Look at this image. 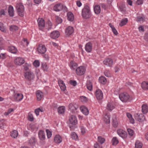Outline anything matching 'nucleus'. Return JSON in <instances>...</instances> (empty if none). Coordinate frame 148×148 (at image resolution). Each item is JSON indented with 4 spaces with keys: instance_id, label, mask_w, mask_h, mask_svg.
<instances>
[{
    "instance_id": "3c124183",
    "label": "nucleus",
    "mask_w": 148,
    "mask_h": 148,
    "mask_svg": "<svg viewBox=\"0 0 148 148\" xmlns=\"http://www.w3.org/2000/svg\"><path fill=\"white\" fill-rule=\"evenodd\" d=\"M120 11L123 12H124L126 10L125 6L124 5H122L119 7Z\"/></svg>"
},
{
    "instance_id": "4c0bfd02",
    "label": "nucleus",
    "mask_w": 148,
    "mask_h": 148,
    "mask_svg": "<svg viewBox=\"0 0 148 148\" xmlns=\"http://www.w3.org/2000/svg\"><path fill=\"white\" fill-rule=\"evenodd\" d=\"M112 144L116 145L119 143V140L116 137H114L112 140Z\"/></svg>"
},
{
    "instance_id": "58836bf2",
    "label": "nucleus",
    "mask_w": 148,
    "mask_h": 148,
    "mask_svg": "<svg viewBox=\"0 0 148 148\" xmlns=\"http://www.w3.org/2000/svg\"><path fill=\"white\" fill-rule=\"evenodd\" d=\"M11 136L14 138H15L17 137L18 135V133L17 131L16 130H13L10 135Z\"/></svg>"
},
{
    "instance_id": "a19ab883",
    "label": "nucleus",
    "mask_w": 148,
    "mask_h": 148,
    "mask_svg": "<svg viewBox=\"0 0 148 148\" xmlns=\"http://www.w3.org/2000/svg\"><path fill=\"white\" fill-rule=\"evenodd\" d=\"M65 111V108L63 106H61L59 107L58 109V111L59 113L60 114H63L64 112Z\"/></svg>"
},
{
    "instance_id": "774afa93",
    "label": "nucleus",
    "mask_w": 148,
    "mask_h": 148,
    "mask_svg": "<svg viewBox=\"0 0 148 148\" xmlns=\"http://www.w3.org/2000/svg\"><path fill=\"white\" fill-rule=\"evenodd\" d=\"M94 147L95 148H101V147L98 143H96L94 145Z\"/></svg>"
},
{
    "instance_id": "412c9836",
    "label": "nucleus",
    "mask_w": 148,
    "mask_h": 148,
    "mask_svg": "<svg viewBox=\"0 0 148 148\" xmlns=\"http://www.w3.org/2000/svg\"><path fill=\"white\" fill-rule=\"evenodd\" d=\"M36 95L37 99L38 101H40L43 97V94L42 92L38 90L36 92Z\"/></svg>"
},
{
    "instance_id": "bf43d9fd",
    "label": "nucleus",
    "mask_w": 148,
    "mask_h": 148,
    "mask_svg": "<svg viewBox=\"0 0 148 148\" xmlns=\"http://www.w3.org/2000/svg\"><path fill=\"white\" fill-rule=\"evenodd\" d=\"M28 119L30 121H33V117L32 114H29L28 115Z\"/></svg>"
},
{
    "instance_id": "4be33fe9",
    "label": "nucleus",
    "mask_w": 148,
    "mask_h": 148,
    "mask_svg": "<svg viewBox=\"0 0 148 148\" xmlns=\"http://www.w3.org/2000/svg\"><path fill=\"white\" fill-rule=\"evenodd\" d=\"M9 51L11 53L16 54L18 51V50L16 47L14 46H9L8 47Z\"/></svg>"
},
{
    "instance_id": "49530a36",
    "label": "nucleus",
    "mask_w": 148,
    "mask_h": 148,
    "mask_svg": "<svg viewBox=\"0 0 148 148\" xmlns=\"http://www.w3.org/2000/svg\"><path fill=\"white\" fill-rule=\"evenodd\" d=\"M56 22L58 24L61 23L62 22V19L60 17L58 16H56Z\"/></svg>"
},
{
    "instance_id": "6e6d98bb",
    "label": "nucleus",
    "mask_w": 148,
    "mask_h": 148,
    "mask_svg": "<svg viewBox=\"0 0 148 148\" xmlns=\"http://www.w3.org/2000/svg\"><path fill=\"white\" fill-rule=\"evenodd\" d=\"M43 57L45 60L47 61H48L49 59V55L47 54H45L43 55Z\"/></svg>"
},
{
    "instance_id": "69168bd1",
    "label": "nucleus",
    "mask_w": 148,
    "mask_h": 148,
    "mask_svg": "<svg viewBox=\"0 0 148 148\" xmlns=\"http://www.w3.org/2000/svg\"><path fill=\"white\" fill-rule=\"evenodd\" d=\"M3 38H0V49L1 50L2 49V45L3 44Z\"/></svg>"
},
{
    "instance_id": "c9c22d12",
    "label": "nucleus",
    "mask_w": 148,
    "mask_h": 148,
    "mask_svg": "<svg viewBox=\"0 0 148 148\" xmlns=\"http://www.w3.org/2000/svg\"><path fill=\"white\" fill-rule=\"evenodd\" d=\"M86 87L88 90L90 91L92 90V82L90 81H88L86 84Z\"/></svg>"
},
{
    "instance_id": "6e6552de",
    "label": "nucleus",
    "mask_w": 148,
    "mask_h": 148,
    "mask_svg": "<svg viewBox=\"0 0 148 148\" xmlns=\"http://www.w3.org/2000/svg\"><path fill=\"white\" fill-rule=\"evenodd\" d=\"M38 53L40 54H44L47 51V48L44 45H39L37 47Z\"/></svg>"
},
{
    "instance_id": "9b49d317",
    "label": "nucleus",
    "mask_w": 148,
    "mask_h": 148,
    "mask_svg": "<svg viewBox=\"0 0 148 148\" xmlns=\"http://www.w3.org/2000/svg\"><path fill=\"white\" fill-rule=\"evenodd\" d=\"M95 96L97 99L101 100L103 97V93L102 91L100 89H98L96 91Z\"/></svg>"
},
{
    "instance_id": "4468645a",
    "label": "nucleus",
    "mask_w": 148,
    "mask_h": 148,
    "mask_svg": "<svg viewBox=\"0 0 148 148\" xmlns=\"http://www.w3.org/2000/svg\"><path fill=\"white\" fill-rule=\"evenodd\" d=\"M60 35V33L58 31H54L51 33L50 36L51 38L55 39L58 38Z\"/></svg>"
},
{
    "instance_id": "680f3d73",
    "label": "nucleus",
    "mask_w": 148,
    "mask_h": 148,
    "mask_svg": "<svg viewBox=\"0 0 148 148\" xmlns=\"http://www.w3.org/2000/svg\"><path fill=\"white\" fill-rule=\"evenodd\" d=\"M28 64L27 63H25L23 66L24 69L25 71H27L29 69V68L28 67Z\"/></svg>"
},
{
    "instance_id": "7ed1b4c3",
    "label": "nucleus",
    "mask_w": 148,
    "mask_h": 148,
    "mask_svg": "<svg viewBox=\"0 0 148 148\" xmlns=\"http://www.w3.org/2000/svg\"><path fill=\"white\" fill-rule=\"evenodd\" d=\"M119 97L121 100L123 102L130 101L132 100L129 94L125 92L120 94L119 95Z\"/></svg>"
},
{
    "instance_id": "13d9d810",
    "label": "nucleus",
    "mask_w": 148,
    "mask_h": 148,
    "mask_svg": "<svg viewBox=\"0 0 148 148\" xmlns=\"http://www.w3.org/2000/svg\"><path fill=\"white\" fill-rule=\"evenodd\" d=\"M61 89L63 91H64L66 89V87L65 84H62V85L59 86Z\"/></svg>"
},
{
    "instance_id": "052dcab7",
    "label": "nucleus",
    "mask_w": 148,
    "mask_h": 148,
    "mask_svg": "<svg viewBox=\"0 0 148 148\" xmlns=\"http://www.w3.org/2000/svg\"><path fill=\"white\" fill-rule=\"evenodd\" d=\"M5 120L4 119H2L0 121V127L2 128L3 126L4 125V123H3Z\"/></svg>"
},
{
    "instance_id": "72a5a7b5",
    "label": "nucleus",
    "mask_w": 148,
    "mask_h": 148,
    "mask_svg": "<svg viewBox=\"0 0 148 148\" xmlns=\"http://www.w3.org/2000/svg\"><path fill=\"white\" fill-rule=\"evenodd\" d=\"M142 143L138 140L136 141L135 143V148H141L142 147Z\"/></svg>"
},
{
    "instance_id": "a18cd8bd",
    "label": "nucleus",
    "mask_w": 148,
    "mask_h": 148,
    "mask_svg": "<svg viewBox=\"0 0 148 148\" xmlns=\"http://www.w3.org/2000/svg\"><path fill=\"white\" fill-rule=\"evenodd\" d=\"M98 140L99 142L101 144H102L105 142V140L104 138L99 136L98 137Z\"/></svg>"
},
{
    "instance_id": "f8f14e48",
    "label": "nucleus",
    "mask_w": 148,
    "mask_h": 148,
    "mask_svg": "<svg viewBox=\"0 0 148 148\" xmlns=\"http://www.w3.org/2000/svg\"><path fill=\"white\" fill-rule=\"evenodd\" d=\"M85 49L87 52H91L92 49V44L90 42L87 43L85 45Z\"/></svg>"
},
{
    "instance_id": "e433bc0d",
    "label": "nucleus",
    "mask_w": 148,
    "mask_h": 148,
    "mask_svg": "<svg viewBox=\"0 0 148 148\" xmlns=\"http://www.w3.org/2000/svg\"><path fill=\"white\" fill-rule=\"evenodd\" d=\"M141 87L144 90L148 89V83L145 82H142Z\"/></svg>"
},
{
    "instance_id": "20e7f679",
    "label": "nucleus",
    "mask_w": 148,
    "mask_h": 148,
    "mask_svg": "<svg viewBox=\"0 0 148 148\" xmlns=\"http://www.w3.org/2000/svg\"><path fill=\"white\" fill-rule=\"evenodd\" d=\"M16 8L18 14L21 17L23 16L24 8L22 3H17L16 6Z\"/></svg>"
},
{
    "instance_id": "6ab92c4d",
    "label": "nucleus",
    "mask_w": 148,
    "mask_h": 148,
    "mask_svg": "<svg viewBox=\"0 0 148 148\" xmlns=\"http://www.w3.org/2000/svg\"><path fill=\"white\" fill-rule=\"evenodd\" d=\"M80 110L82 113L85 115L89 114V110L88 109L84 106H82L80 107Z\"/></svg>"
},
{
    "instance_id": "79ce46f5",
    "label": "nucleus",
    "mask_w": 148,
    "mask_h": 148,
    "mask_svg": "<svg viewBox=\"0 0 148 148\" xmlns=\"http://www.w3.org/2000/svg\"><path fill=\"white\" fill-rule=\"evenodd\" d=\"M18 27L15 25H12L11 26H10V31L12 32H14L18 29Z\"/></svg>"
},
{
    "instance_id": "de8ad7c7",
    "label": "nucleus",
    "mask_w": 148,
    "mask_h": 148,
    "mask_svg": "<svg viewBox=\"0 0 148 148\" xmlns=\"http://www.w3.org/2000/svg\"><path fill=\"white\" fill-rule=\"evenodd\" d=\"M69 108L72 112L74 111L75 110H76V108L75 107L72 103L69 104Z\"/></svg>"
},
{
    "instance_id": "2eb2a0df",
    "label": "nucleus",
    "mask_w": 148,
    "mask_h": 148,
    "mask_svg": "<svg viewBox=\"0 0 148 148\" xmlns=\"http://www.w3.org/2000/svg\"><path fill=\"white\" fill-rule=\"evenodd\" d=\"M74 31L73 28L71 26H69L65 30V33L66 35L68 36L71 34Z\"/></svg>"
},
{
    "instance_id": "5fc2aeb1",
    "label": "nucleus",
    "mask_w": 148,
    "mask_h": 148,
    "mask_svg": "<svg viewBox=\"0 0 148 148\" xmlns=\"http://www.w3.org/2000/svg\"><path fill=\"white\" fill-rule=\"evenodd\" d=\"M33 64V65L35 67H38L40 65V62L38 60H35Z\"/></svg>"
},
{
    "instance_id": "bb28decb",
    "label": "nucleus",
    "mask_w": 148,
    "mask_h": 148,
    "mask_svg": "<svg viewBox=\"0 0 148 148\" xmlns=\"http://www.w3.org/2000/svg\"><path fill=\"white\" fill-rule=\"evenodd\" d=\"M67 19L69 21H72L73 20L74 16L73 14L71 12H68L67 14Z\"/></svg>"
},
{
    "instance_id": "c03bdc74",
    "label": "nucleus",
    "mask_w": 148,
    "mask_h": 148,
    "mask_svg": "<svg viewBox=\"0 0 148 148\" xmlns=\"http://www.w3.org/2000/svg\"><path fill=\"white\" fill-rule=\"evenodd\" d=\"M113 122V125L114 127H117L118 125V122L116 120V119L114 118L112 119Z\"/></svg>"
},
{
    "instance_id": "ddd939ff",
    "label": "nucleus",
    "mask_w": 148,
    "mask_h": 148,
    "mask_svg": "<svg viewBox=\"0 0 148 148\" xmlns=\"http://www.w3.org/2000/svg\"><path fill=\"white\" fill-rule=\"evenodd\" d=\"M117 133L122 138H125L127 137L126 132L123 130L120 129L117 130Z\"/></svg>"
},
{
    "instance_id": "dca6fc26",
    "label": "nucleus",
    "mask_w": 148,
    "mask_h": 148,
    "mask_svg": "<svg viewBox=\"0 0 148 148\" xmlns=\"http://www.w3.org/2000/svg\"><path fill=\"white\" fill-rule=\"evenodd\" d=\"M113 63L112 60L110 58L106 59L103 61V63L104 64L110 67L112 66Z\"/></svg>"
},
{
    "instance_id": "e2e57ef3",
    "label": "nucleus",
    "mask_w": 148,
    "mask_h": 148,
    "mask_svg": "<svg viewBox=\"0 0 148 148\" xmlns=\"http://www.w3.org/2000/svg\"><path fill=\"white\" fill-rule=\"evenodd\" d=\"M40 110V108L36 109L35 110V113L37 116L39 115Z\"/></svg>"
},
{
    "instance_id": "a878e982",
    "label": "nucleus",
    "mask_w": 148,
    "mask_h": 148,
    "mask_svg": "<svg viewBox=\"0 0 148 148\" xmlns=\"http://www.w3.org/2000/svg\"><path fill=\"white\" fill-rule=\"evenodd\" d=\"M94 10L95 13L97 14H99L100 12L101 9L99 5H96L94 7Z\"/></svg>"
},
{
    "instance_id": "09e8293b",
    "label": "nucleus",
    "mask_w": 148,
    "mask_h": 148,
    "mask_svg": "<svg viewBox=\"0 0 148 148\" xmlns=\"http://www.w3.org/2000/svg\"><path fill=\"white\" fill-rule=\"evenodd\" d=\"M71 137L73 139L77 140L78 138V136L74 132L72 133L71 134Z\"/></svg>"
},
{
    "instance_id": "1a4fd4ad",
    "label": "nucleus",
    "mask_w": 148,
    "mask_h": 148,
    "mask_svg": "<svg viewBox=\"0 0 148 148\" xmlns=\"http://www.w3.org/2000/svg\"><path fill=\"white\" fill-rule=\"evenodd\" d=\"M39 29L42 30L45 26V22L42 18H39L37 20Z\"/></svg>"
},
{
    "instance_id": "5701e85b",
    "label": "nucleus",
    "mask_w": 148,
    "mask_h": 148,
    "mask_svg": "<svg viewBox=\"0 0 148 148\" xmlns=\"http://www.w3.org/2000/svg\"><path fill=\"white\" fill-rule=\"evenodd\" d=\"M38 135L40 139L43 140L45 138V134L44 131L42 130H40L38 133Z\"/></svg>"
},
{
    "instance_id": "37998d69",
    "label": "nucleus",
    "mask_w": 148,
    "mask_h": 148,
    "mask_svg": "<svg viewBox=\"0 0 148 148\" xmlns=\"http://www.w3.org/2000/svg\"><path fill=\"white\" fill-rule=\"evenodd\" d=\"M29 143L32 145H34L36 143V140L35 138L34 137H32L29 140Z\"/></svg>"
},
{
    "instance_id": "f3484780",
    "label": "nucleus",
    "mask_w": 148,
    "mask_h": 148,
    "mask_svg": "<svg viewBox=\"0 0 148 148\" xmlns=\"http://www.w3.org/2000/svg\"><path fill=\"white\" fill-rule=\"evenodd\" d=\"M136 119L139 122H142L145 120V117L143 115L141 114L137 113L136 115Z\"/></svg>"
},
{
    "instance_id": "423d86ee",
    "label": "nucleus",
    "mask_w": 148,
    "mask_h": 148,
    "mask_svg": "<svg viewBox=\"0 0 148 148\" xmlns=\"http://www.w3.org/2000/svg\"><path fill=\"white\" fill-rule=\"evenodd\" d=\"M25 78L29 81L33 80L34 78V75L33 72L29 71L25 72L24 74Z\"/></svg>"
},
{
    "instance_id": "4d7b16f0",
    "label": "nucleus",
    "mask_w": 148,
    "mask_h": 148,
    "mask_svg": "<svg viewBox=\"0 0 148 148\" xmlns=\"http://www.w3.org/2000/svg\"><path fill=\"white\" fill-rule=\"evenodd\" d=\"M69 83L71 85L73 86H75L77 84V82L75 81L72 80H70L69 81Z\"/></svg>"
},
{
    "instance_id": "ea45409f",
    "label": "nucleus",
    "mask_w": 148,
    "mask_h": 148,
    "mask_svg": "<svg viewBox=\"0 0 148 148\" xmlns=\"http://www.w3.org/2000/svg\"><path fill=\"white\" fill-rule=\"evenodd\" d=\"M114 108V107L113 104L109 103L107 106V109L109 110H112Z\"/></svg>"
},
{
    "instance_id": "864d4df0",
    "label": "nucleus",
    "mask_w": 148,
    "mask_h": 148,
    "mask_svg": "<svg viewBox=\"0 0 148 148\" xmlns=\"http://www.w3.org/2000/svg\"><path fill=\"white\" fill-rule=\"evenodd\" d=\"M127 131L129 135L131 136H132L133 135L134 132L130 128H128L127 129Z\"/></svg>"
},
{
    "instance_id": "2f4dec72",
    "label": "nucleus",
    "mask_w": 148,
    "mask_h": 148,
    "mask_svg": "<svg viewBox=\"0 0 148 148\" xmlns=\"http://www.w3.org/2000/svg\"><path fill=\"white\" fill-rule=\"evenodd\" d=\"M110 116L106 114L103 118V121L106 123H109L110 122Z\"/></svg>"
},
{
    "instance_id": "f257e3e1",
    "label": "nucleus",
    "mask_w": 148,
    "mask_h": 148,
    "mask_svg": "<svg viewBox=\"0 0 148 148\" xmlns=\"http://www.w3.org/2000/svg\"><path fill=\"white\" fill-rule=\"evenodd\" d=\"M82 15L84 18L86 19L89 18L91 17V12L89 6L86 5L84 6L82 10Z\"/></svg>"
},
{
    "instance_id": "b1692460",
    "label": "nucleus",
    "mask_w": 148,
    "mask_h": 148,
    "mask_svg": "<svg viewBox=\"0 0 148 148\" xmlns=\"http://www.w3.org/2000/svg\"><path fill=\"white\" fill-rule=\"evenodd\" d=\"M54 140L56 143H60L62 141V139L59 135H57L55 137Z\"/></svg>"
},
{
    "instance_id": "aec40b11",
    "label": "nucleus",
    "mask_w": 148,
    "mask_h": 148,
    "mask_svg": "<svg viewBox=\"0 0 148 148\" xmlns=\"http://www.w3.org/2000/svg\"><path fill=\"white\" fill-rule=\"evenodd\" d=\"M69 65L71 69L73 70L76 69L77 66V63L73 61H71Z\"/></svg>"
},
{
    "instance_id": "c85d7f7f",
    "label": "nucleus",
    "mask_w": 148,
    "mask_h": 148,
    "mask_svg": "<svg viewBox=\"0 0 148 148\" xmlns=\"http://www.w3.org/2000/svg\"><path fill=\"white\" fill-rule=\"evenodd\" d=\"M99 81L101 84H104L106 83L107 80L104 76H101L99 77Z\"/></svg>"
},
{
    "instance_id": "f704fd0d",
    "label": "nucleus",
    "mask_w": 148,
    "mask_h": 148,
    "mask_svg": "<svg viewBox=\"0 0 148 148\" xmlns=\"http://www.w3.org/2000/svg\"><path fill=\"white\" fill-rule=\"evenodd\" d=\"M128 21V20L127 18L123 19L121 21L120 23H119V25L122 26L123 25H125Z\"/></svg>"
},
{
    "instance_id": "39448f33",
    "label": "nucleus",
    "mask_w": 148,
    "mask_h": 148,
    "mask_svg": "<svg viewBox=\"0 0 148 148\" xmlns=\"http://www.w3.org/2000/svg\"><path fill=\"white\" fill-rule=\"evenodd\" d=\"M64 9L65 11L67 10V8L61 4L59 3L56 4L53 7V10L56 12H59Z\"/></svg>"
},
{
    "instance_id": "0e129e2a",
    "label": "nucleus",
    "mask_w": 148,
    "mask_h": 148,
    "mask_svg": "<svg viewBox=\"0 0 148 148\" xmlns=\"http://www.w3.org/2000/svg\"><path fill=\"white\" fill-rule=\"evenodd\" d=\"M137 20L138 21H143L144 20V18L142 16H138L137 17Z\"/></svg>"
},
{
    "instance_id": "cd10ccee",
    "label": "nucleus",
    "mask_w": 148,
    "mask_h": 148,
    "mask_svg": "<svg viewBox=\"0 0 148 148\" xmlns=\"http://www.w3.org/2000/svg\"><path fill=\"white\" fill-rule=\"evenodd\" d=\"M8 12L10 16L12 17L14 16V8L12 6L10 5L9 7Z\"/></svg>"
},
{
    "instance_id": "f03ea898",
    "label": "nucleus",
    "mask_w": 148,
    "mask_h": 148,
    "mask_svg": "<svg viewBox=\"0 0 148 148\" xmlns=\"http://www.w3.org/2000/svg\"><path fill=\"white\" fill-rule=\"evenodd\" d=\"M69 126L71 129H73L77 123V118L74 115H71L69 119Z\"/></svg>"
},
{
    "instance_id": "603ef678",
    "label": "nucleus",
    "mask_w": 148,
    "mask_h": 148,
    "mask_svg": "<svg viewBox=\"0 0 148 148\" xmlns=\"http://www.w3.org/2000/svg\"><path fill=\"white\" fill-rule=\"evenodd\" d=\"M104 75L108 77H110L111 74L110 71L108 70H106L105 71L104 73Z\"/></svg>"
},
{
    "instance_id": "338daca9",
    "label": "nucleus",
    "mask_w": 148,
    "mask_h": 148,
    "mask_svg": "<svg viewBox=\"0 0 148 148\" xmlns=\"http://www.w3.org/2000/svg\"><path fill=\"white\" fill-rule=\"evenodd\" d=\"M112 30L113 33L115 35H116L118 34V32L115 28H114L113 29H112Z\"/></svg>"
},
{
    "instance_id": "9d476101",
    "label": "nucleus",
    "mask_w": 148,
    "mask_h": 148,
    "mask_svg": "<svg viewBox=\"0 0 148 148\" xmlns=\"http://www.w3.org/2000/svg\"><path fill=\"white\" fill-rule=\"evenodd\" d=\"M25 62V60L23 58H17L14 60L15 64L16 65L19 66L23 64Z\"/></svg>"
},
{
    "instance_id": "473e14b6",
    "label": "nucleus",
    "mask_w": 148,
    "mask_h": 148,
    "mask_svg": "<svg viewBox=\"0 0 148 148\" xmlns=\"http://www.w3.org/2000/svg\"><path fill=\"white\" fill-rule=\"evenodd\" d=\"M126 115L129 119L130 122L132 124L134 123V120L132 118V115L130 113H127L126 114Z\"/></svg>"
},
{
    "instance_id": "393cba45",
    "label": "nucleus",
    "mask_w": 148,
    "mask_h": 148,
    "mask_svg": "<svg viewBox=\"0 0 148 148\" xmlns=\"http://www.w3.org/2000/svg\"><path fill=\"white\" fill-rule=\"evenodd\" d=\"M86 125L85 124H81L80 126L81 133L82 134H84L86 132Z\"/></svg>"
},
{
    "instance_id": "a211bd4d",
    "label": "nucleus",
    "mask_w": 148,
    "mask_h": 148,
    "mask_svg": "<svg viewBox=\"0 0 148 148\" xmlns=\"http://www.w3.org/2000/svg\"><path fill=\"white\" fill-rule=\"evenodd\" d=\"M23 95L21 93H17L14 95V99L17 101H21L23 98Z\"/></svg>"
},
{
    "instance_id": "c756f323",
    "label": "nucleus",
    "mask_w": 148,
    "mask_h": 148,
    "mask_svg": "<svg viewBox=\"0 0 148 148\" xmlns=\"http://www.w3.org/2000/svg\"><path fill=\"white\" fill-rule=\"evenodd\" d=\"M148 107L145 104H143L142 106V112L144 114L147 113L148 112Z\"/></svg>"
},
{
    "instance_id": "7c9ffc66",
    "label": "nucleus",
    "mask_w": 148,
    "mask_h": 148,
    "mask_svg": "<svg viewBox=\"0 0 148 148\" xmlns=\"http://www.w3.org/2000/svg\"><path fill=\"white\" fill-rule=\"evenodd\" d=\"M41 64L43 70L45 71H47L48 67L46 63L45 62H41Z\"/></svg>"
},
{
    "instance_id": "0eeeda50",
    "label": "nucleus",
    "mask_w": 148,
    "mask_h": 148,
    "mask_svg": "<svg viewBox=\"0 0 148 148\" xmlns=\"http://www.w3.org/2000/svg\"><path fill=\"white\" fill-rule=\"evenodd\" d=\"M86 71L85 68L81 66L77 68L76 70V73L78 75H82L84 74Z\"/></svg>"
},
{
    "instance_id": "8fccbe9b",
    "label": "nucleus",
    "mask_w": 148,
    "mask_h": 148,
    "mask_svg": "<svg viewBox=\"0 0 148 148\" xmlns=\"http://www.w3.org/2000/svg\"><path fill=\"white\" fill-rule=\"evenodd\" d=\"M46 131L47 133V136L48 138H50L51 136L52 133L48 129H46Z\"/></svg>"
}]
</instances>
